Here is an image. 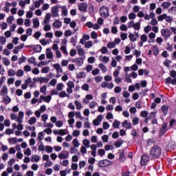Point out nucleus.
<instances>
[{
    "mask_svg": "<svg viewBox=\"0 0 176 176\" xmlns=\"http://www.w3.org/2000/svg\"><path fill=\"white\" fill-rule=\"evenodd\" d=\"M162 155V148L160 146L154 145L150 150L148 153L149 157L151 159H159Z\"/></svg>",
    "mask_w": 176,
    "mask_h": 176,
    "instance_id": "f257e3e1",
    "label": "nucleus"
},
{
    "mask_svg": "<svg viewBox=\"0 0 176 176\" xmlns=\"http://www.w3.org/2000/svg\"><path fill=\"white\" fill-rule=\"evenodd\" d=\"M170 76L165 79L166 85H173V86L176 85V71L171 70L170 71Z\"/></svg>",
    "mask_w": 176,
    "mask_h": 176,
    "instance_id": "f03ea898",
    "label": "nucleus"
},
{
    "mask_svg": "<svg viewBox=\"0 0 176 176\" xmlns=\"http://www.w3.org/2000/svg\"><path fill=\"white\" fill-rule=\"evenodd\" d=\"M97 165L100 168L104 167H109V166L113 165V162L110 161L109 160H101L98 162Z\"/></svg>",
    "mask_w": 176,
    "mask_h": 176,
    "instance_id": "7ed1b4c3",
    "label": "nucleus"
},
{
    "mask_svg": "<svg viewBox=\"0 0 176 176\" xmlns=\"http://www.w3.org/2000/svg\"><path fill=\"white\" fill-rule=\"evenodd\" d=\"M99 12L102 17H109V8L107 7H102Z\"/></svg>",
    "mask_w": 176,
    "mask_h": 176,
    "instance_id": "20e7f679",
    "label": "nucleus"
},
{
    "mask_svg": "<svg viewBox=\"0 0 176 176\" xmlns=\"http://www.w3.org/2000/svg\"><path fill=\"white\" fill-rule=\"evenodd\" d=\"M84 60H85V56H83V58L78 57L73 59L72 60V63H76L78 67H82V65H83Z\"/></svg>",
    "mask_w": 176,
    "mask_h": 176,
    "instance_id": "39448f33",
    "label": "nucleus"
},
{
    "mask_svg": "<svg viewBox=\"0 0 176 176\" xmlns=\"http://www.w3.org/2000/svg\"><path fill=\"white\" fill-rule=\"evenodd\" d=\"M161 34L165 39H168V38H170V36H171L170 29H162L161 30Z\"/></svg>",
    "mask_w": 176,
    "mask_h": 176,
    "instance_id": "423d86ee",
    "label": "nucleus"
},
{
    "mask_svg": "<svg viewBox=\"0 0 176 176\" xmlns=\"http://www.w3.org/2000/svg\"><path fill=\"white\" fill-rule=\"evenodd\" d=\"M149 162V155L144 154L141 157V166H146V163Z\"/></svg>",
    "mask_w": 176,
    "mask_h": 176,
    "instance_id": "0eeeda50",
    "label": "nucleus"
},
{
    "mask_svg": "<svg viewBox=\"0 0 176 176\" xmlns=\"http://www.w3.org/2000/svg\"><path fill=\"white\" fill-rule=\"evenodd\" d=\"M87 3H81L78 6V9L80 10V12H83L86 13L87 12Z\"/></svg>",
    "mask_w": 176,
    "mask_h": 176,
    "instance_id": "6e6552de",
    "label": "nucleus"
},
{
    "mask_svg": "<svg viewBox=\"0 0 176 176\" xmlns=\"http://www.w3.org/2000/svg\"><path fill=\"white\" fill-rule=\"evenodd\" d=\"M175 147H176V142L174 141H171L166 146V151H174V149H175Z\"/></svg>",
    "mask_w": 176,
    "mask_h": 176,
    "instance_id": "1a4fd4ad",
    "label": "nucleus"
},
{
    "mask_svg": "<svg viewBox=\"0 0 176 176\" xmlns=\"http://www.w3.org/2000/svg\"><path fill=\"white\" fill-rule=\"evenodd\" d=\"M65 153H66V155ZM68 156H69V153L67 151H63L62 153L58 154V157H59L60 160L68 159Z\"/></svg>",
    "mask_w": 176,
    "mask_h": 176,
    "instance_id": "9d476101",
    "label": "nucleus"
},
{
    "mask_svg": "<svg viewBox=\"0 0 176 176\" xmlns=\"http://www.w3.org/2000/svg\"><path fill=\"white\" fill-rule=\"evenodd\" d=\"M122 125L123 127H126V130H129V129H131L133 126L131 125V122H129L127 120H124Z\"/></svg>",
    "mask_w": 176,
    "mask_h": 176,
    "instance_id": "9b49d317",
    "label": "nucleus"
},
{
    "mask_svg": "<svg viewBox=\"0 0 176 176\" xmlns=\"http://www.w3.org/2000/svg\"><path fill=\"white\" fill-rule=\"evenodd\" d=\"M62 25L63 23H61V21L58 19H56L53 24V27H54L55 28H60Z\"/></svg>",
    "mask_w": 176,
    "mask_h": 176,
    "instance_id": "f8f14e48",
    "label": "nucleus"
},
{
    "mask_svg": "<svg viewBox=\"0 0 176 176\" xmlns=\"http://www.w3.org/2000/svg\"><path fill=\"white\" fill-rule=\"evenodd\" d=\"M120 155H119V160L120 162H124V160H126V157L124 156V151L122 150L120 151Z\"/></svg>",
    "mask_w": 176,
    "mask_h": 176,
    "instance_id": "ddd939ff",
    "label": "nucleus"
},
{
    "mask_svg": "<svg viewBox=\"0 0 176 176\" xmlns=\"http://www.w3.org/2000/svg\"><path fill=\"white\" fill-rule=\"evenodd\" d=\"M60 8L62 9V16L67 17L68 14V9H67V6H63L60 7Z\"/></svg>",
    "mask_w": 176,
    "mask_h": 176,
    "instance_id": "4468645a",
    "label": "nucleus"
},
{
    "mask_svg": "<svg viewBox=\"0 0 176 176\" xmlns=\"http://www.w3.org/2000/svg\"><path fill=\"white\" fill-rule=\"evenodd\" d=\"M46 57L47 58H53V53L52 52V50L49 47L46 49Z\"/></svg>",
    "mask_w": 176,
    "mask_h": 176,
    "instance_id": "2eb2a0df",
    "label": "nucleus"
},
{
    "mask_svg": "<svg viewBox=\"0 0 176 176\" xmlns=\"http://www.w3.org/2000/svg\"><path fill=\"white\" fill-rule=\"evenodd\" d=\"M33 50L34 52H35V53H41V52L42 51V47L41 45H34L33 47Z\"/></svg>",
    "mask_w": 176,
    "mask_h": 176,
    "instance_id": "dca6fc26",
    "label": "nucleus"
},
{
    "mask_svg": "<svg viewBox=\"0 0 176 176\" xmlns=\"http://www.w3.org/2000/svg\"><path fill=\"white\" fill-rule=\"evenodd\" d=\"M30 160L31 162H35L36 163H38V162L40 160V157L37 155H32Z\"/></svg>",
    "mask_w": 176,
    "mask_h": 176,
    "instance_id": "f3484780",
    "label": "nucleus"
},
{
    "mask_svg": "<svg viewBox=\"0 0 176 176\" xmlns=\"http://www.w3.org/2000/svg\"><path fill=\"white\" fill-rule=\"evenodd\" d=\"M53 67L56 69V72H63V69H61V65L59 63L54 64Z\"/></svg>",
    "mask_w": 176,
    "mask_h": 176,
    "instance_id": "a211bd4d",
    "label": "nucleus"
},
{
    "mask_svg": "<svg viewBox=\"0 0 176 176\" xmlns=\"http://www.w3.org/2000/svg\"><path fill=\"white\" fill-rule=\"evenodd\" d=\"M43 2H45V1H43V0L36 1L34 2V7H36V8H40V6L42 4H43Z\"/></svg>",
    "mask_w": 176,
    "mask_h": 176,
    "instance_id": "6ab92c4d",
    "label": "nucleus"
},
{
    "mask_svg": "<svg viewBox=\"0 0 176 176\" xmlns=\"http://www.w3.org/2000/svg\"><path fill=\"white\" fill-rule=\"evenodd\" d=\"M33 27L34 28H38L39 27V20L37 18L33 19Z\"/></svg>",
    "mask_w": 176,
    "mask_h": 176,
    "instance_id": "aec40b11",
    "label": "nucleus"
},
{
    "mask_svg": "<svg viewBox=\"0 0 176 176\" xmlns=\"http://www.w3.org/2000/svg\"><path fill=\"white\" fill-rule=\"evenodd\" d=\"M133 28H134V30H138V31L140 30L141 28V22L138 21V23H133Z\"/></svg>",
    "mask_w": 176,
    "mask_h": 176,
    "instance_id": "412c9836",
    "label": "nucleus"
},
{
    "mask_svg": "<svg viewBox=\"0 0 176 176\" xmlns=\"http://www.w3.org/2000/svg\"><path fill=\"white\" fill-rule=\"evenodd\" d=\"M3 94H8V87H6V85H3V88L1 91L0 95L1 96H5Z\"/></svg>",
    "mask_w": 176,
    "mask_h": 176,
    "instance_id": "4be33fe9",
    "label": "nucleus"
},
{
    "mask_svg": "<svg viewBox=\"0 0 176 176\" xmlns=\"http://www.w3.org/2000/svg\"><path fill=\"white\" fill-rule=\"evenodd\" d=\"M120 126V122L118 121V120H116L113 122V129H119Z\"/></svg>",
    "mask_w": 176,
    "mask_h": 176,
    "instance_id": "5701e85b",
    "label": "nucleus"
},
{
    "mask_svg": "<svg viewBox=\"0 0 176 176\" xmlns=\"http://www.w3.org/2000/svg\"><path fill=\"white\" fill-rule=\"evenodd\" d=\"M49 82V78L46 77H40L39 82L40 83H47Z\"/></svg>",
    "mask_w": 176,
    "mask_h": 176,
    "instance_id": "b1692460",
    "label": "nucleus"
},
{
    "mask_svg": "<svg viewBox=\"0 0 176 176\" xmlns=\"http://www.w3.org/2000/svg\"><path fill=\"white\" fill-rule=\"evenodd\" d=\"M8 141L10 144H13L14 145L17 144V139L16 138H10L8 139Z\"/></svg>",
    "mask_w": 176,
    "mask_h": 176,
    "instance_id": "393cba45",
    "label": "nucleus"
},
{
    "mask_svg": "<svg viewBox=\"0 0 176 176\" xmlns=\"http://www.w3.org/2000/svg\"><path fill=\"white\" fill-rule=\"evenodd\" d=\"M162 111L164 113V115H167V113H168V107L166 106V105H163L162 107Z\"/></svg>",
    "mask_w": 176,
    "mask_h": 176,
    "instance_id": "a878e982",
    "label": "nucleus"
},
{
    "mask_svg": "<svg viewBox=\"0 0 176 176\" xmlns=\"http://www.w3.org/2000/svg\"><path fill=\"white\" fill-rule=\"evenodd\" d=\"M2 60L4 65H6V67H8V65H10V61H9V59H8V58L3 57Z\"/></svg>",
    "mask_w": 176,
    "mask_h": 176,
    "instance_id": "bb28decb",
    "label": "nucleus"
},
{
    "mask_svg": "<svg viewBox=\"0 0 176 176\" xmlns=\"http://www.w3.org/2000/svg\"><path fill=\"white\" fill-rule=\"evenodd\" d=\"M129 38L131 42H135V41H137V37H135V35H134L133 33L129 34Z\"/></svg>",
    "mask_w": 176,
    "mask_h": 176,
    "instance_id": "cd10ccee",
    "label": "nucleus"
},
{
    "mask_svg": "<svg viewBox=\"0 0 176 176\" xmlns=\"http://www.w3.org/2000/svg\"><path fill=\"white\" fill-rule=\"evenodd\" d=\"M28 123L30 125L32 124H35V123H36V118L35 117H32L29 120H28Z\"/></svg>",
    "mask_w": 176,
    "mask_h": 176,
    "instance_id": "c85d7f7f",
    "label": "nucleus"
},
{
    "mask_svg": "<svg viewBox=\"0 0 176 176\" xmlns=\"http://www.w3.org/2000/svg\"><path fill=\"white\" fill-rule=\"evenodd\" d=\"M59 97L60 98H64V97H69V95L67 94V92H65V91H62L59 94Z\"/></svg>",
    "mask_w": 176,
    "mask_h": 176,
    "instance_id": "c756f323",
    "label": "nucleus"
},
{
    "mask_svg": "<svg viewBox=\"0 0 176 176\" xmlns=\"http://www.w3.org/2000/svg\"><path fill=\"white\" fill-rule=\"evenodd\" d=\"M164 19H167V14H163L162 15H160L157 17L158 21H163V20H164Z\"/></svg>",
    "mask_w": 176,
    "mask_h": 176,
    "instance_id": "7c9ffc66",
    "label": "nucleus"
},
{
    "mask_svg": "<svg viewBox=\"0 0 176 176\" xmlns=\"http://www.w3.org/2000/svg\"><path fill=\"white\" fill-rule=\"evenodd\" d=\"M83 145L86 146V148H90V141L87 139H85L82 142Z\"/></svg>",
    "mask_w": 176,
    "mask_h": 176,
    "instance_id": "2f4dec72",
    "label": "nucleus"
},
{
    "mask_svg": "<svg viewBox=\"0 0 176 176\" xmlns=\"http://www.w3.org/2000/svg\"><path fill=\"white\" fill-rule=\"evenodd\" d=\"M170 6H171V3L168 1L164 2L162 4V7L164 8L165 9L170 8Z\"/></svg>",
    "mask_w": 176,
    "mask_h": 176,
    "instance_id": "473e14b6",
    "label": "nucleus"
},
{
    "mask_svg": "<svg viewBox=\"0 0 176 176\" xmlns=\"http://www.w3.org/2000/svg\"><path fill=\"white\" fill-rule=\"evenodd\" d=\"M74 104L76 107V109H82V103L79 102L78 100H75Z\"/></svg>",
    "mask_w": 176,
    "mask_h": 176,
    "instance_id": "72a5a7b5",
    "label": "nucleus"
},
{
    "mask_svg": "<svg viewBox=\"0 0 176 176\" xmlns=\"http://www.w3.org/2000/svg\"><path fill=\"white\" fill-rule=\"evenodd\" d=\"M138 123H140V119L138 117H135L133 119L132 124H133V126H137V124H138Z\"/></svg>",
    "mask_w": 176,
    "mask_h": 176,
    "instance_id": "f704fd0d",
    "label": "nucleus"
},
{
    "mask_svg": "<svg viewBox=\"0 0 176 176\" xmlns=\"http://www.w3.org/2000/svg\"><path fill=\"white\" fill-rule=\"evenodd\" d=\"M98 67L100 68L102 72H107V67H105V65H104V64L100 63Z\"/></svg>",
    "mask_w": 176,
    "mask_h": 176,
    "instance_id": "c9c22d12",
    "label": "nucleus"
},
{
    "mask_svg": "<svg viewBox=\"0 0 176 176\" xmlns=\"http://www.w3.org/2000/svg\"><path fill=\"white\" fill-rule=\"evenodd\" d=\"M50 71V67H45L41 69L42 74H47Z\"/></svg>",
    "mask_w": 176,
    "mask_h": 176,
    "instance_id": "e433bc0d",
    "label": "nucleus"
},
{
    "mask_svg": "<svg viewBox=\"0 0 176 176\" xmlns=\"http://www.w3.org/2000/svg\"><path fill=\"white\" fill-rule=\"evenodd\" d=\"M167 128V124H164L160 129L161 134H166V129Z\"/></svg>",
    "mask_w": 176,
    "mask_h": 176,
    "instance_id": "4c0bfd02",
    "label": "nucleus"
},
{
    "mask_svg": "<svg viewBox=\"0 0 176 176\" xmlns=\"http://www.w3.org/2000/svg\"><path fill=\"white\" fill-rule=\"evenodd\" d=\"M8 76H14L16 75V72L12 69H10L8 72Z\"/></svg>",
    "mask_w": 176,
    "mask_h": 176,
    "instance_id": "58836bf2",
    "label": "nucleus"
},
{
    "mask_svg": "<svg viewBox=\"0 0 176 176\" xmlns=\"http://www.w3.org/2000/svg\"><path fill=\"white\" fill-rule=\"evenodd\" d=\"M153 52L154 56H157V54H159V48L156 46H154L153 47Z\"/></svg>",
    "mask_w": 176,
    "mask_h": 176,
    "instance_id": "ea45409f",
    "label": "nucleus"
},
{
    "mask_svg": "<svg viewBox=\"0 0 176 176\" xmlns=\"http://www.w3.org/2000/svg\"><path fill=\"white\" fill-rule=\"evenodd\" d=\"M91 46H93V42L91 41L87 42L85 45V47L87 49H90V47H91Z\"/></svg>",
    "mask_w": 176,
    "mask_h": 176,
    "instance_id": "a19ab883",
    "label": "nucleus"
},
{
    "mask_svg": "<svg viewBox=\"0 0 176 176\" xmlns=\"http://www.w3.org/2000/svg\"><path fill=\"white\" fill-rule=\"evenodd\" d=\"M60 8H61L60 5H56L54 7L52 8V12H58V9H60Z\"/></svg>",
    "mask_w": 176,
    "mask_h": 176,
    "instance_id": "79ce46f5",
    "label": "nucleus"
},
{
    "mask_svg": "<svg viewBox=\"0 0 176 176\" xmlns=\"http://www.w3.org/2000/svg\"><path fill=\"white\" fill-rule=\"evenodd\" d=\"M116 46V44H115V43H113V42H109L107 44V47L109 49H113Z\"/></svg>",
    "mask_w": 176,
    "mask_h": 176,
    "instance_id": "37998d69",
    "label": "nucleus"
},
{
    "mask_svg": "<svg viewBox=\"0 0 176 176\" xmlns=\"http://www.w3.org/2000/svg\"><path fill=\"white\" fill-rule=\"evenodd\" d=\"M45 151L47 153H52V152H53V147L50 146H46Z\"/></svg>",
    "mask_w": 176,
    "mask_h": 176,
    "instance_id": "c03bdc74",
    "label": "nucleus"
},
{
    "mask_svg": "<svg viewBox=\"0 0 176 176\" xmlns=\"http://www.w3.org/2000/svg\"><path fill=\"white\" fill-rule=\"evenodd\" d=\"M60 50L65 54L66 56H68V51H67V47L64 45H62L60 47Z\"/></svg>",
    "mask_w": 176,
    "mask_h": 176,
    "instance_id": "a18cd8bd",
    "label": "nucleus"
},
{
    "mask_svg": "<svg viewBox=\"0 0 176 176\" xmlns=\"http://www.w3.org/2000/svg\"><path fill=\"white\" fill-rule=\"evenodd\" d=\"M73 145L74 146V148H79V142L78 141V139L73 140Z\"/></svg>",
    "mask_w": 176,
    "mask_h": 176,
    "instance_id": "49530a36",
    "label": "nucleus"
},
{
    "mask_svg": "<svg viewBox=\"0 0 176 176\" xmlns=\"http://www.w3.org/2000/svg\"><path fill=\"white\" fill-rule=\"evenodd\" d=\"M122 144L123 142L117 141L114 143V146H116V148H120V146H122Z\"/></svg>",
    "mask_w": 176,
    "mask_h": 176,
    "instance_id": "de8ad7c7",
    "label": "nucleus"
},
{
    "mask_svg": "<svg viewBox=\"0 0 176 176\" xmlns=\"http://www.w3.org/2000/svg\"><path fill=\"white\" fill-rule=\"evenodd\" d=\"M100 52L102 54H107V53H108V48H107V47H102L100 50Z\"/></svg>",
    "mask_w": 176,
    "mask_h": 176,
    "instance_id": "09e8293b",
    "label": "nucleus"
},
{
    "mask_svg": "<svg viewBox=\"0 0 176 176\" xmlns=\"http://www.w3.org/2000/svg\"><path fill=\"white\" fill-rule=\"evenodd\" d=\"M86 76V74H85V72H80L79 74L77 75V78L78 79H81L82 78H85Z\"/></svg>",
    "mask_w": 176,
    "mask_h": 176,
    "instance_id": "8fccbe9b",
    "label": "nucleus"
},
{
    "mask_svg": "<svg viewBox=\"0 0 176 176\" xmlns=\"http://www.w3.org/2000/svg\"><path fill=\"white\" fill-rule=\"evenodd\" d=\"M140 116L142 118H148V112L146 111H141Z\"/></svg>",
    "mask_w": 176,
    "mask_h": 176,
    "instance_id": "3c124183",
    "label": "nucleus"
},
{
    "mask_svg": "<svg viewBox=\"0 0 176 176\" xmlns=\"http://www.w3.org/2000/svg\"><path fill=\"white\" fill-rule=\"evenodd\" d=\"M140 39L142 42H146L148 41V36L146 34H142Z\"/></svg>",
    "mask_w": 176,
    "mask_h": 176,
    "instance_id": "603ef678",
    "label": "nucleus"
},
{
    "mask_svg": "<svg viewBox=\"0 0 176 176\" xmlns=\"http://www.w3.org/2000/svg\"><path fill=\"white\" fill-rule=\"evenodd\" d=\"M131 134L133 136V140H135V138H137V136L138 135V133H137V131H135V129H133L131 131Z\"/></svg>",
    "mask_w": 176,
    "mask_h": 176,
    "instance_id": "864d4df0",
    "label": "nucleus"
},
{
    "mask_svg": "<svg viewBox=\"0 0 176 176\" xmlns=\"http://www.w3.org/2000/svg\"><path fill=\"white\" fill-rule=\"evenodd\" d=\"M28 61L31 64H34V65H36V62H35V57L30 58Z\"/></svg>",
    "mask_w": 176,
    "mask_h": 176,
    "instance_id": "5fc2aeb1",
    "label": "nucleus"
},
{
    "mask_svg": "<svg viewBox=\"0 0 176 176\" xmlns=\"http://www.w3.org/2000/svg\"><path fill=\"white\" fill-rule=\"evenodd\" d=\"M91 37L92 38V39H97V38L98 37V34H97V32H92L91 33Z\"/></svg>",
    "mask_w": 176,
    "mask_h": 176,
    "instance_id": "6e6d98bb",
    "label": "nucleus"
},
{
    "mask_svg": "<svg viewBox=\"0 0 176 176\" xmlns=\"http://www.w3.org/2000/svg\"><path fill=\"white\" fill-rule=\"evenodd\" d=\"M63 87H64V85L63 83H58L56 85V89L57 90H58L59 91H61V90H63Z\"/></svg>",
    "mask_w": 176,
    "mask_h": 176,
    "instance_id": "4d7b16f0",
    "label": "nucleus"
},
{
    "mask_svg": "<svg viewBox=\"0 0 176 176\" xmlns=\"http://www.w3.org/2000/svg\"><path fill=\"white\" fill-rule=\"evenodd\" d=\"M82 90H85V91H89V85L88 84H84L81 87Z\"/></svg>",
    "mask_w": 176,
    "mask_h": 176,
    "instance_id": "13d9d810",
    "label": "nucleus"
},
{
    "mask_svg": "<svg viewBox=\"0 0 176 176\" xmlns=\"http://www.w3.org/2000/svg\"><path fill=\"white\" fill-rule=\"evenodd\" d=\"M98 153L99 156H104L105 155V151L102 148L98 150Z\"/></svg>",
    "mask_w": 176,
    "mask_h": 176,
    "instance_id": "bf43d9fd",
    "label": "nucleus"
},
{
    "mask_svg": "<svg viewBox=\"0 0 176 176\" xmlns=\"http://www.w3.org/2000/svg\"><path fill=\"white\" fill-rule=\"evenodd\" d=\"M136 17V15L135 13L133 12H131L129 14V20H134V19H135Z\"/></svg>",
    "mask_w": 176,
    "mask_h": 176,
    "instance_id": "052dcab7",
    "label": "nucleus"
},
{
    "mask_svg": "<svg viewBox=\"0 0 176 176\" xmlns=\"http://www.w3.org/2000/svg\"><path fill=\"white\" fill-rule=\"evenodd\" d=\"M88 163L89 164H94L96 163V158L94 157H90L89 160H88Z\"/></svg>",
    "mask_w": 176,
    "mask_h": 176,
    "instance_id": "680f3d73",
    "label": "nucleus"
},
{
    "mask_svg": "<svg viewBox=\"0 0 176 176\" xmlns=\"http://www.w3.org/2000/svg\"><path fill=\"white\" fill-rule=\"evenodd\" d=\"M24 75V71L22 69H19L16 72V76H23Z\"/></svg>",
    "mask_w": 176,
    "mask_h": 176,
    "instance_id": "e2e57ef3",
    "label": "nucleus"
},
{
    "mask_svg": "<svg viewBox=\"0 0 176 176\" xmlns=\"http://www.w3.org/2000/svg\"><path fill=\"white\" fill-rule=\"evenodd\" d=\"M120 38H121L122 41H126V39H127V34L121 33Z\"/></svg>",
    "mask_w": 176,
    "mask_h": 176,
    "instance_id": "0e129e2a",
    "label": "nucleus"
},
{
    "mask_svg": "<svg viewBox=\"0 0 176 176\" xmlns=\"http://www.w3.org/2000/svg\"><path fill=\"white\" fill-rule=\"evenodd\" d=\"M10 101H12V99H10V98L7 96L4 100L5 104L8 105V104H10Z\"/></svg>",
    "mask_w": 176,
    "mask_h": 176,
    "instance_id": "69168bd1",
    "label": "nucleus"
},
{
    "mask_svg": "<svg viewBox=\"0 0 176 176\" xmlns=\"http://www.w3.org/2000/svg\"><path fill=\"white\" fill-rule=\"evenodd\" d=\"M120 30L121 31H127V25H126L125 24L121 25L120 27Z\"/></svg>",
    "mask_w": 176,
    "mask_h": 176,
    "instance_id": "338daca9",
    "label": "nucleus"
},
{
    "mask_svg": "<svg viewBox=\"0 0 176 176\" xmlns=\"http://www.w3.org/2000/svg\"><path fill=\"white\" fill-rule=\"evenodd\" d=\"M103 129L104 130H108L109 129V124L107 122H103Z\"/></svg>",
    "mask_w": 176,
    "mask_h": 176,
    "instance_id": "774afa93",
    "label": "nucleus"
}]
</instances>
